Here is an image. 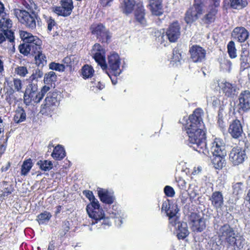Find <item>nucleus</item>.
I'll return each mask as SVG.
<instances>
[{
  "label": "nucleus",
  "instance_id": "1",
  "mask_svg": "<svg viewBox=\"0 0 250 250\" xmlns=\"http://www.w3.org/2000/svg\"><path fill=\"white\" fill-rule=\"evenodd\" d=\"M202 114L201 109H196L189 116L187 123L184 125V128L188 137V141L191 144L190 146L199 153L208 155L209 152L206 147V133L202 128L204 126Z\"/></svg>",
  "mask_w": 250,
  "mask_h": 250
},
{
  "label": "nucleus",
  "instance_id": "2",
  "mask_svg": "<svg viewBox=\"0 0 250 250\" xmlns=\"http://www.w3.org/2000/svg\"><path fill=\"white\" fill-rule=\"evenodd\" d=\"M94 50L97 51L93 53V58L96 62L100 65L103 70H108L112 72L115 76H119L121 70L120 68V60L118 54L113 53L108 56V64H106L105 61L104 53L100 44H95L94 46Z\"/></svg>",
  "mask_w": 250,
  "mask_h": 250
},
{
  "label": "nucleus",
  "instance_id": "3",
  "mask_svg": "<svg viewBox=\"0 0 250 250\" xmlns=\"http://www.w3.org/2000/svg\"><path fill=\"white\" fill-rule=\"evenodd\" d=\"M217 234L221 243L232 247L234 249L240 250L243 247L244 239L241 236H238L230 226L225 224L218 229Z\"/></svg>",
  "mask_w": 250,
  "mask_h": 250
},
{
  "label": "nucleus",
  "instance_id": "4",
  "mask_svg": "<svg viewBox=\"0 0 250 250\" xmlns=\"http://www.w3.org/2000/svg\"><path fill=\"white\" fill-rule=\"evenodd\" d=\"M206 0H194L193 7L186 13L185 20L187 23L193 22L202 15L205 10V2Z\"/></svg>",
  "mask_w": 250,
  "mask_h": 250
},
{
  "label": "nucleus",
  "instance_id": "5",
  "mask_svg": "<svg viewBox=\"0 0 250 250\" xmlns=\"http://www.w3.org/2000/svg\"><path fill=\"white\" fill-rule=\"evenodd\" d=\"M20 35L23 42L29 43L32 54H35L40 51L42 41L37 37L33 36L31 33L26 31H21Z\"/></svg>",
  "mask_w": 250,
  "mask_h": 250
},
{
  "label": "nucleus",
  "instance_id": "6",
  "mask_svg": "<svg viewBox=\"0 0 250 250\" xmlns=\"http://www.w3.org/2000/svg\"><path fill=\"white\" fill-rule=\"evenodd\" d=\"M91 33L99 41L108 42L111 37L109 31L101 23L93 24L90 27Z\"/></svg>",
  "mask_w": 250,
  "mask_h": 250
},
{
  "label": "nucleus",
  "instance_id": "7",
  "mask_svg": "<svg viewBox=\"0 0 250 250\" xmlns=\"http://www.w3.org/2000/svg\"><path fill=\"white\" fill-rule=\"evenodd\" d=\"M86 210L89 217L96 222L101 220L104 216L103 208L100 207L99 201L90 202L86 208Z\"/></svg>",
  "mask_w": 250,
  "mask_h": 250
},
{
  "label": "nucleus",
  "instance_id": "8",
  "mask_svg": "<svg viewBox=\"0 0 250 250\" xmlns=\"http://www.w3.org/2000/svg\"><path fill=\"white\" fill-rule=\"evenodd\" d=\"M18 19L22 24L31 29H34L36 27V16L34 12L30 14L25 10H20Z\"/></svg>",
  "mask_w": 250,
  "mask_h": 250
},
{
  "label": "nucleus",
  "instance_id": "9",
  "mask_svg": "<svg viewBox=\"0 0 250 250\" xmlns=\"http://www.w3.org/2000/svg\"><path fill=\"white\" fill-rule=\"evenodd\" d=\"M58 93L55 92L49 93L45 98L44 103L41 105V113L42 114L47 115L48 112L52 109L53 106H56L58 103L57 97Z\"/></svg>",
  "mask_w": 250,
  "mask_h": 250
},
{
  "label": "nucleus",
  "instance_id": "10",
  "mask_svg": "<svg viewBox=\"0 0 250 250\" xmlns=\"http://www.w3.org/2000/svg\"><path fill=\"white\" fill-rule=\"evenodd\" d=\"M190 59L194 62H201L206 58V51L198 45H193L189 50Z\"/></svg>",
  "mask_w": 250,
  "mask_h": 250
},
{
  "label": "nucleus",
  "instance_id": "11",
  "mask_svg": "<svg viewBox=\"0 0 250 250\" xmlns=\"http://www.w3.org/2000/svg\"><path fill=\"white\" fill-rule=\"evenodd\" d=\"M180 28L177 22L171 24L167 29L166 35L163 34L161 39L166 36L171 42H174L177 41L180 36Z\"/></svg>",
  "mask_w": 250,
  "mask_h": 250
},
{
  "label": "nucleus",
  "instance_id": "12",
  "mask_svg": "<svg viewBox=\"0 0 250 250\" xmlns=\"http://www.w3.org/2000/svg\"><path fill=\"white\" fill-rule=\"evenodd\" d=\"M190 221L193 231L201 232L206 228V223L203 218L196 213H192L190 216Z\"/></svg>",
  "mask_w": 250,
  "mask_h": 250
},
{
  "label": "nucleus",
  "instance_id": "13",
  "mask_svg": "<svg viewBox=\"0 0 250 250\" xmlns=\"http://www.w3.org/2000/svg\"><path fill=\"white\" fill-rule=\"evenodd\" d=\"M210 151L213 155L226 156L227 151L226 150L225 145L222 139L215 138L211 143Z\"/></svg>",
  "mask_w": 250,
  "mask_h": 250
},
{
  "label": "nucleus",
  "instance_id": "14",
  "mask_svg": "<svg viewBox=\"0 0 250 250\" xmlns=\"http://www.w3.org/2000/svg\"><path fill=\"white\" fill-rule=\"evenodd\" d=\"M229 132L234 139H239L242 137L244 132L239 120L236 119L232 121L229 125Z\"/></svg>",
  "mask_w": 250,
  "mask_h": 250
},
{
  "label": "nucleus",
  "instance_id": "15",
  "mask_svg": "<svg viewBox=\"0 0 250 250\" xmlns=\"http://www.w3.org/2000/svg\"><path fill=\"white\" fill-rule=\"evenodd\" d=\"M245 156L244 152L237 147L233 148L230 151L229 158L234 165H238L244 161Z\"/></svg>",
  "mask_w": 250,
  "mask_h": 250
},
{
  "label": "nucleus",
  "instance_id": "16",
  "mask_svg": "<svg viewBox=\"0 0 250 250\" xmlns=\"http://www.w3.org/2000/svg\"><path fill=\"white\" fill-rule=\"evenodd\" d=\"M239 109L247 112L250 109V91L245 90L241 93L239 97Z\"/></svg>",
  "mask_w": 250,
  "mask_h": 250
},
{
  "label": "nucleus",
  "instance_id": "17",
  "mask_svg": "<svg viewBox=\"0 0 250 250\" xmlns=\"http://www.w3.org/2000/svg\"><path fill=\"white\" fill-rule=\"evenodd\" d=\"M232 38L240 42H243L248 38L249 33L243 27L235 28L231 34Z\"/></svg>",
  "mask_w": 250,
  "mask_h": 250
},
{
  "label": "nucleus",
  "instance_id": "18",
  "mask_svg": "<svg viewBox=\"0 0 250 250\" xmlns=\"http://www.w3.org/2000/svg\"><path fill=\"white\" fill-rule=\"evenodd\" d=\"M219 86L228 97H233L236 94V86L234 84L225 81L219 83Z\"/></svg>",
  "mask_w": 250,
  "mask_h": 250
},
{
  "label": "nucleus",
  "instance_id": "19",
  "mask_svg": "<svg viewBox=\"0 0 250 250\" xmlns=\"http://www.w3.org/2000/svg\"><path fill=\"white\" fill-rule=\"evenodd\" d=\"M212 206L216 209L222 208L224 204V198L222 193L219 191L213 192L209 199Z\"/></svg>",
  "mask_w": 250,
  "mask_h": 250
},
{
  "label": "nucleus",
  "instance_id": "20",
  "mask_svg": "<svg viewBox=\"0 0 250 250\" xmlns=\"http://www.w3.org/2000/svg\"><path fill=\"white\" fill-rule=\"evenodd\" d=\"M42 100V94L39 92L24 93L23 102L26 105L39 103Z\"/></svg>",
  "mask_w": 250,
  "mask_h": 250
},
{
  "label": "nucleus",
  "instance_id": "21",
  "mask_svg": "<svg viewBox=\"0 0 250 250\" xmlns=\"http://www.w3.org/2000/svg\"><path fill=\"white\" fill-rule=\"evenodd\" d=\"M98 194L101 201L104 204L111 205L114 201V197L107 189L99 188Z\"/></svg>",
  "mask_w": 250,
  "mask_h": 250
},
{
  "label": "nucleus",
  "instance_id": "22",
  "mask_svg": "<svg viewBox=\"0 0 250 250\" xmlns=\"http://www.w3.org/2000/svg\"><path fill=\"white\" fill-rule=\"evenodd\" d=\"M149 6L153 15L160 16L163 14L162 0H149Z\"/></svg>",
  "mask_w": 250,
  "mask_h": 250
},
{
  "label": "nucleus",
  "instance_id": "23",
  "mask_svg": "<svg viewBox=\"0 0 250 250\" xmlns=\"http://www.w3.org/2000/svg\"><path fill=\"white\" fill-rule=\"evenodd\" d=\"M188 225L186 223H179L177 230V237L178 239L183 240L189 234Z\"/></svg>",
  "mask_w": 250,
  "mask_h": 250
},
{
  "label": "nucleus",
  "instance_id": "24",
  "mask_svg": "<svg viewBox=\"0 0 250 250\" xmlns=\"http://www.w3.org/2000/svg\"><path fill=\"white\" fill-rule=\"evenodd\" d=\"M225 156L219 155H213L212 159V163L213 167L217 169L220 170L225 166Z\"/></svg>",
  "mask_w": 250,
  "mask_h": 250
},
{
  "label": "nucleus",
  "instance_id": "25",
  "mask_svg": "<svg viewBox=\"0 0 250 250\" xmlns=\"http://www.w3.org/2000/svg\"><path fill=\"white\" fill-rule=\"evenodd\" d=\"M26 115L25 110L21 107H18L15 111L13 120L17 124L21 123L26 120Z\"/></svg>",
  "mask_w": 250,
  "mask_h": 250
},
{
  "label": "nucleus",
  "instance_id": "26",
  "mask_svg": "<svg viewBox=\"0 0 250 250\" xmlns=\"http://www.w3.org/2000/svg\"><path fill=\"white\" fill-rule=\"evenodd\" d=\"M51 156L55 160H61L65 156V152L64 148L58 145L54 148Z\"/></svg>",
  "mask_w": 250,
  "mask_h": 250
},
{
  "label": "nucleus",
  "instance_id": "27",
  "mask_svg": "<svg viewBox=\"0 0 250 250\" xmlns=\"http://www.w3.org/2000/svg\"><path fill=\"white\" fill-rule=\"evenodd\" d=\"M0 19V30L2 31L10 29L12 25V21L8 18L7 14L1 16Z\"/></svg>",
  "mask_w": 250,
  "mask_h": 250
},
{
  "label": "nucleus",
  "instance_id": "28",
  "mask_svg": "<svg viewBox=\"0 0 250 250\" xmlns=\"http://www.w3.org/2000/svg\"><path fill=\"white\" fill-rule=\"evenodd\" d=\"M217 10L215 7H212L208 13L203 18V21L206 23H209L214 21Z\"/></svg>",
  "mask_w": 250,
  "mask_h": 250
},
{
  "label": "nucleus",
  "instance_id": "29",
  "mask_svg": "<svg viewBox=\"0 0 250 250\" xmlns=\"http://www.w3.org/2000/svg\"><path fill=\"white\" fill-rule=\"evenodd\" d=\"M135 18L140 24L145 26L146 25V20L145 18V9L143 7H139L135 11Z\"/></svg>",
  "mask_w": 250,
  "mask_h": 250
},
{
  "label": "nucleus",
  "instance_id": "30",
  "mask_svg": "<svg viewBox=\"0 0 250 250\" xmlns=\"http://www.w3.org/2000/svg\"><path fill=\"white\" fill-rule=\"evenodd\" d=\"M135 4V0H124L122 8L124 13L129 14L133 10Z\"/></svg>",
  "mask_w": 250,
  "mask_h": 250
},
{
  "label": "nucleus",
  "instance_id": "31",
  "mask_svg": "<svg viewBox=\"0 0 250 250\" xmlns=\"http://www.w3.org/2000/svg\"><path fill=\"white\" fill-rule=\"evenodd\" d=\"M51 217L52 215L49 212L44 211L37 216V220L39 224L42 225L48 222Z\"/></svg>",
  "mask_w": 250,
  "mask_h": 250
},
{
  "label": "nucleus",
  "instance_id": "32",
  "mask_svg": "<svg viewBox=\"0 0 250 250\" xmlns=\"http://www.w3.org/2000/svg\"><path fill=\"white\" fill-rule=\"evenodd\" d=\"M247 5V0H230V5L234 9H241Z\"/></svg>",
  "mask_w": 250,
  "mask_h": 250
},
{
  "label": "nucleus",
  "instance_id": "33",
  "mask_svg": "<svg viewBox=\"0 0 250 250\" xmlns=\"http://www.w3.org/2000/svg\"><path fill=\"white\" fill-rule=\"evenodd\" d=\"M37 53L38 54L35 56L36 64L39 67H42L43 66L46 65L47 62L45 56L41 52H40V51L37 52Z\"/></svg>",
  "mask_w": 250,
  "mask_h": 250
},
{
  "label": "nucleus",
  "instance_id": "34",
  "mask_svg": "<svg viewBox=\"0 0 250 250\" xmlns=\"http://www.w3.org/2000/svg\"><path fill=\"white\" fill-rule=\"evenodd\" d=\"M228 53L229 57L231 59H234L237 57L236 49L235 43L233 41L229 42L227 45Z\"/></svg>",
  "mask_w": 250,
  "mask_h": 250
},
{
  "label": "nucleus",
  "instance_id": "35",
  "mask_svg": "<svg viewBox=\"0 0 250 250\" xmlns=\"http://www.w3.org/2000/svg\"><path fill=\"white\" fill-rule=\"evenodd\" d=\"M94 69L88 65H84L82 69V74L83 78H90L93 76Z\"/></svg>",
  "mask_w": 250,
  "mask_h": 250
},
{
  "label": "nucleus",
  "instance_id": "36",
  "mask_svg": "<svg viewBox=\"0 0 250 250\" xmlns=\"http://www.w3.org/2000/svg\"><path fill=\"white\" fill-rule=\"evenodd\" d=\"M37 165L44 171H49L53 167L52 162L48 160H40L37 162Z\"/></svg>",
  "mask_w": 250,
  "mask_h": 250
},
{
  "label": "nucleus",
  "instance_id": "37",
  "mask_svg": "<svg viewBox=\"0 0 250 250\" xmlns=\"http://www.w3.org/2000/svg\"><path fill=\"white\" fill-rule=\"evenodd\" d=\"M23 84L21 80L19 79H14L11 82V88L14 92H21Z\"/></svg>",
  "mask_w": 250,
  "mask_h": 250
},
{
  "label": "nucleus",
  "instance_id": "38",
  "mask_svg": "<svg viewBox=\"0 0 250 250\" xmlns=\"http://www.w3.org/2000/svg\"><path fill=\"white\" fill-rule=\"evenodd\" d=\"M54 12L58 15L63 17H67L70 15V10H66L62 4L60 6L55 7Z\"/></svg>",
  "mask_w": 250,
  "mask_h": 250
},
{
  "label": "nucleus",
  "instance_id": "39",
  "mask_svg": "<svg viewBox=\"0 0 250 250\" xmlns=\"http://www.w3.org/2000/svg\"><path fill=\"white\" fill-rule=\"evenodd\" d=\"M183 57V55L179 52V50L177 48H174L173 50V55L171 58V62H172L176 64V65H178L177 63L180 62Z\"/></svg>",
  "mask_w": 250,
  "mask_h": 250
},
{
  "label": "nucleus",
  "instance_id": "40",
  "mask_svg": "<svg viewBox=\"0 0 250 250\" xmlns=\"http://www.w3.org/2000/svg\"><path fill=\"white\" fill-rule=\"evenodd\" d=\"M39 92L37 81H32L26 87L24 93Z\"/></svg>",
  "mask_w": 250,
  "mask_h": 250
},
{
  "label": "nucleus",
  "instance_id": "41",
  "mask_svg": "<svg viewBox=\"0 0 250 250\" xmlns=\"http://www.w3.org/2000/svg\"><path fill=\"white\" fill-rule=\"evenodd\" d=\"M19 49L20 53L24 56H27L30 52L31 53V50L29 43L26 42H24L23 44H21L19 47Z\"/></svg>",
  "mask_w": 250,
  "mask_h": 250
},
{
  "label": "nucleus",
  "instance_id": "42",
  "mask_svg": "<svg viewBox=\"0 0 250 250\" xmlns=\"http://www.w3.org/2000/svg\"><path fill=\"white\" fill-rule=\"evenodd\" d=\"M57 76L53 71H50L46 74L44 78V82L46 84H49L56 80Z\"/></svg>",
  "mask_w": 250,
  "mask_h": 250
},
{
  "label": "nucleus",
  "instance_id": "43",
  "mask_svg": "<svg viewBox=\"0 0 250 250\" xmlns=\"http://www.w3.org/2000/svg\"><path fill=\"white\" fill-rule=\"evenodd\" d=\"M33 164L31 159L24 161L21 167V172H28L32 167Z\"/></svg>",
  "mask_w": 250,
  "mask_h": 250
},
{
  "label": "nucleus",
  "instance_id": "44",
  "mask_svg": "<svg viewBox=\"0 0 250 250\" xmlns=\"http://www.w3.org/2000/svg\"><path fill=\"white\" fill-rule=\"evenodd\" d=\"M232 63L230 61L227 59H224L220 63L221 67L228 72H230Z\"/></svg>",
  "mask_w": 250,
  "mask_h": 250
},
{
  "label": "nucleus",
  "instance_id": "45",
  "mask_svg": "<svg viewBox=\"0 0 250 250\" xmlns=\"http://www.w3.org/2000/svg\"><path fill=\"white\" fill-rule=\"evenodd\" d=\"M49 68L52 70H55L59 71H63L64 70L65 65L63 64L51 62L49 64Z\"/></svg>",
  "mask_w": 250,
  "mask_h": 250
},
{
  "label": "nucleus",
  "instance_id": "46",
  "mask_svg": "<svg viewBox=\"0 0 250 250\" xmlns=\"http://www.w3.org/2000/svg\"><path fill=\"white\" fill-rule=\"evenodd\" d=\"M15 72L17 75L24 77L28 73L27 68L25 66H18L15 69Z\"/></svg>",
  "mask_w": 250,
  "mask_h": 250
},
{
  "label": "nucleus",
  "instance_id": "47",
  "mask_svg": "<svg viewBox=\"0 0 250 250\" xmlns=\"http://www.w3.org/2000/svg\"><path fill=\"white\" fill-rule=\"evenodd\" d=\"M83 194L90 201V202H95L98 201V200L95 198L92 191L85 190H83Z\"/></svg>",
  "mask_w": 250,
  "mask_h": 250
},
{
  "label": "nucleus",
  "instance_id": "48",
  "mask_svg": "<svg viewBox=\"0 0 250 250\" xmlns=\"http://www.w3.org/2000/svg\"><path fill=\"white\" fill-rule=\"evenodd\" d=\"M62 5L66 10H70V13H71L73 8L72 0H63L62 1Z\"/></svg>",
  "mask_w": 250,
  "mask_h": 250
},
{
  "label": "nucleus",
  "instance_id": "49",
  "mask_svg": "<svg viewBox=\"0 0 250 250\" xmlns=\"http://www.w3.org/2000/svg\"><path fill=\"white\" fill-rule=\"evenodd\" d=\"M2 32H3L5 39L6 38L10 42H14V36L13 32L9 30V29L2 31Z\"/></svg>",
  "mask_w": 250,
  "mask_h": 250
},
{
  "label": "nucleus",
  "instance_id": "50",
  "mask_svg": "<svg viewBox=\"0 0 250 250\" xmlns=\"http://www.w3.org/2000/svg\"><path fill=\"white\" fill-rule=\"evenodd\" d=\"M165 195L169 197H172L175 195V191L173 188L169 186H166L164 188Z\"/></svg>",
  "mask_w": 250,
  "mask_h": 250
},
{
  "label": "nucleus",
  "instance_id": "51",
  "mask_svg": "<svg viewBox=\"0 0 250 250\" xmlns=\"http://www.w3.org/2000/svg\"><path fill=\"white\" fill-rule=\"evenodd\" d=\"M43 72L41 70L37 69L35 70V72L32 74L30 79L33 81L35 80V81L37 82V80L41 78L43 76Z\"/></svg>",
  "mask_w": 250,
  "mask_h": 250
},
{
  "label": "nucleus",
  "instance_id": "52",
  "mask_svg": "<svg viewBox=\"0 0 250 250\" xmlns=\"http://www.w3.org/2000/svg\"><path fill=\"white\" fill-rule=\"evenodd\" d=\"M167 215L169 217V222L172 224L173 226L175 225L176 224V221H175L173 223L172 221V219L176 216V214L177 213V211L175 210L173 211V210L171 209L170 208L168 209L166 211Z\"/></svg>",
  "mask_w": 250,
  "mask_h": 250
},
{
  "label": "nucleus",
  "instance_id": "53",
  "mask_svg": "<svg viewBox=\"0 0 250 250\" xmlns=\"http://www.w3.org/2000/svg\"><path fill=\"white\" fill-rule=\"evenodd\" d=\"M47 24V29L50 31L52 30V27L55 25V22L54 20L50 19L48 21Z\"/></svg>",
  "mask_w": 250,
  "mask_h": 250
},
{
  "label": "nucleus",
  "instance_id": "54",
  "mask_svg": "<svg viewBox=\"0 0 250 250\" xmlns=\"http://www.w3.org/2000/svg\"><path fill=\"white\" fill-rule=\"evenodd\" d=\"M14 190V188L12 185H9L8 187L4 188L3 191L7 193V195H10Z\"/></svg>",
  "mask_w": 250,
  "mask_h": 250
},
{
  "label": "nucleus",
  "instance_id": "55",
  "mask_svg": "<svg viewBox=\"0 0 250 250\" xmlns=\"http://www.w3.org/2000/svg\"><path fill=\"white\" fill-rule=\"evenodd\" d=\"M103 219V224H104V225H108V226H110L111 225V218H109V217H104V216L103 217V218L102 219Z\"/></svg>",
  "mask_w": 250,
  "mask_h": 250
},
{
  "label": "nucleus",
  "instance_id": "56",
  "mask_svg": "<svg viewBox=\"0 0 250 250\" xmlns=\"http://www.w3.org/2000/svg\"><path fill=\"white\" fill-rule=\"evenodd\" d=\"M50 90V87L47 86H44L41 89V91H39L40 94H42V99L43 98L44 94Z\"/></svg>",
  "mask_w": 250,
  "mask_h": 250
},
{
  "label": "nucleus",
  "instance_id": "57",
  "mask_svg": "<svg viewBox=\"0 0 250 250\" xmlns=\"http://www.w3.org/2000/svg\"><path fill=\"white\" fill-rule=\"evenodd\" d=\"M55 242L54 240H51L48 245L47 250H55Z\"/></svg>",
  "mask_w": 250,
  "mask_h": 250
},
{
  "label": "nucleus",
  "instance_id": "58",
  "mask_svg": "<svg viewBox=\"0 0 250 250\" xmlns=\"http://www.w3.org/2000/svg\"><path fill=\"white\" fill-rule=\"evenodd\" d=\"M211 100L212 101V104L214 106H216L219 104V100L215 97L211 98Z\"/></svg>",
  "mask_w": 250,
  "mask_h": 250
},
{
  "label": "nucleus",
  "instance_id": "59",
  "mask_svg": "<svg viewBox=\"0 0 250 250\" xmlns=\"http://www.w3.org/2000/svg\"><path fill=\"white\" fill-rule=\"evenodd\" d=\"M170 208V204L168 202H165L163 203L162 209L165 210L166 212Z\"/></svg>",
  "mask_w": 250,
  "mask_h": 250
},
{
  "label": "nucleus",
  "instance_id": "60",
  "mask_svg": "<svg viewBox=\"0 0 250 250\" xmlns=\"http://www.w3.org/2000/svg\"><path fill=\"white\" fill-rule=\"evenodd\" d=\"M113 0H100L101 4L103 6H106L110 5V3Z\"/></svg>",
  "mask_w": 250,
  "mask_h": 250
},
{
  "label": "nucleus",
  "instance_id": "61",
  "mask_svg": "<svg viewBox=\"0 0 250 250\" xmlns=\"http://www.w3.org/2000/svg\"><path fill=\"white\" fill-rule=\"evenodd\" d=\"M62 62L66 64V66H68L71 63V59L68 57H66L63 59Z\"/></svg>",
  "mask_w": 250,
  "mask_h": 250
},
{
  "label": "nucleus",
  "instance_id": "62",
  "mask_svg": "<svg viewBox=\"0 0 250 250\" xmlns=\"http://www.w3.org/2000/svg\"><path fill=\"white\" fill-rule=\"evenodd\" d=\"M4 7L3 4L0 1V16H3L6 14L4 12Z\"/></svg>",
  "mask_w": 250,
  "mask_h": 250
},
{
  "label": "nucleus",
  "instance_id": "63",
  "mask_svg": "<svg viewBox=\"0 0 250 250\" xmlns=\"http://www.w3.org/2000/svg\"><path fill=\"white\" fill-rule=\"evenodd\" d=\"M62 206L59 205L56 207V210L55 211V216H57L61 211Z\"/></svg>",
  "mask_w": 250,
  "mask_h": 250
},
{
  "label": "nucleus",
  "instance_id": "64",
  "mask_svg": "<svg viewBox=\"0 0 250 250\" xmlns=\"http://www.w3.org/2000/svg\"><path fill=\"white\" fill-rule=\"evenodd\" d=\"M9 195H7V193L5 191L2 190V193L0 194V200H2L5 199Z\"/></svg>",
  "mask_w": 250,
  "mask_h": 250
}]
</instances>
